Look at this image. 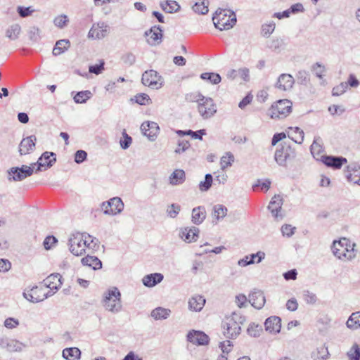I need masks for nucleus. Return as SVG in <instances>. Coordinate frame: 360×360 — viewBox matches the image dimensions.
I'll use <instances>...</instances> for the list:
<instances>
[{
  "label": "nucleus",
  "instance_id": "f257e3e1",
  "mask_svg": "<svg viewBox=\"0 0 360 360\" xmlns=\"http://www.w3.org/2000/svg\"><path fill=\"white\" fill-rule=\"evenodd\" d=\"M68 245L70 252L75 256H81L86 250H94L98 247V240L86 233H75L70 235Z\"/></svg>",
  "mask_w": 360,
  "mask_h": 360
},
{
  "label": "nucleus",
  "instance_id": "f03ea898",
  "mask_svg": "<svg viewBox=\"0 0 360 360\" xmlns=\"http://www.w3.org/2000/svg\"><path fill=\"white\" fill-rule=\"evenodd\" d=\"M245 321V318L240 313L233 312L231 315L226 316L223 322L224 335L226 338L235 339L241 330V325Z\"/></svg>",
  "mask_w": 360,
  "mask_h": 360
},
{
  "label": "nucleus",
  "instance_id": "7ed1b4c3",
  "mask_svg": "<svg viewBox=\"0 0 360 360\" xmlns=\"http://www.w3.org/2000/svg\"><path fill=\"white\" fill-rule=\"evenodd\" d=\"M354 246L355 244L351 243L349 239L342 238L338 241L333 242L332 251L340 259L351 260L356 257Z\"/></svg>",
  "mask_w": 360,
  "mask_h": 360
},
{
  "label": "nucleus",
  "instance_id": "20e7f679",
  "mask_svg": "<svg viewBox=\"0 0 360 360\" xmlns=\"http://www.w3.org/2000/svg\"><path fill=\"white\" fill-rule=\"evenodd\" d=\"M105 310L112 314H117L122 309L121 293L117 288L114 287L105 292L102 300Z\"/></svg>",
  "mask_w": 360,
  "mask_h": 360
},
{
  "label": "nucleus",
  "instance_id": "39448f33",
  "mask_svg": "<svg viewBox=\"0 0 360 360\" xmlns=\"http://www.w3.org/2000/svg\"><path fill=\"white\" fill-rule=\"evenodd\" d=\"M291 110L292 103L289 100H279L272 104L268 110L267 115L271 119H283L291 112Z\"/></svg>",
  "mask_w": 360,
  "mask_h": 360
},
{
  "label": "nucleus",
  "instance_id": "423d86ee",
  "mask_svg": "<svg viewBox=\"0 0 360 360\" xmlns=\"http://www.w3.org/2000/svg\"><path fill=\"white\" fill-rule=\"evenodd\" d=\"M214 25L219 30H228L233 27L236 22L234 13L228 15L226 11H217L212 18Z\"/></svg>",
  "mask_w": 360,
  "mask_h": 360
},
{
  "label": "nucleus",
  "instance_id": "0eeeda50",
  "mask_svg": "<svg viewBox=\"0 0 360 360\" xmlns=\"http://www.w3.org/2000/svg\"><path fill=\"white\" fill-rule=\"evenodd\" d=\"M143 85L153 89H160L163 85V79L155 70H150L146 71L141 78Z\"/></svg>",
  "mask_w": 360,
  "mask_h": 360
},
{
  "label": "nucleus",
  "instance_id": "6e6552de",
  "mask_svg": "<svg viewBox=\"0 0 360 360\" xmlns=\"http://www.w3.org/2000/svg\"><path fill=\"white\" fill-rule=\"evenodd\" d=\"M33 172L34 169L30 166L13 167L8 170V179L9 181H20L32 176Z\"/></svg>",
  "mask_w": 360,
  "mask_h": 360
},
{
  "label": "nucleus",
  "instance_id": "1a4fd4ad",
  "mask_svg": "<svg viewBox=\"0 0 360 360\" xmlns=\"http://www.w3.org/2000/svg\"><path fill=\"white\" fill-rule=\"evenodd\" d=\"M202 101L198 105V111L200 115L204 120L212 117L217 111V105L214 101L210 97L202 98Z\"/></svg>",
  "mask_w": 360,
  "mask_h": 360
},
{
  "label": "nucleus",
  "instance_id": "9d476101",
  "mask_svg": "<svg viewBox=\"0 0 360 360\" xmlns=\"http://www.w3.org/2000/svg\"><path fill=\"white\" fill-rule=\"evenodd\" d=\"M141 130L150 141H154L159 134L160 128L155 122H145L141 125Z\"/></svg>",
  "mask_w": 360,
  "mask_h": 360
},
{
  "label": "nucleus",
  "instance_id": "9b49d317",
  "mask_svg": "<svg viewBox=\"0 0 360 360\" xmlns=\"http://www.w3.org/2000/svg\"><path fill=\"white\" fill-rule=\"evenodd\" d=\"M56 162V154L53 152H44L38 159L37 163L33 164L34 165H37L38 167L37 172L41 171L44 167L46 169L51 167Z\"/></svg>",
  "mask_w": 360,
  "mask_h": 360
},
{
  "label": "nucleus",
  "instance_id": "f8f14e48",
  "mask_svg": "<svg viewBox=\"0 0 360 360\" xmlns=\"http://www.w3.org/2000/svg\"><path fill=\"white\" fill-rule=\"evenodd\" d=\"M23 296L28 301L37 303L49 297V294H44L43 288L37 286L32 288L29 292H23Z\"/></svg>",
  "mask_w": 360,
  "mask_h": 360
},
{
  "label": "nucleus",
  "instance_id": "ddd939ff",
  "mask_svg": "<svg viewBox=\"0 0 360 360\" xmlns=\"http://www.w3.org/2000/svg\"><path fill=\"white\" fill-rule=\"evenodd\" d=\"M200 230L195 226L181 228L179 237L186 243L195 242L199 236Z\"/></svg>",
  "mask_w": 360,
  "mask_h": 360
},
{
  "label": "nucleus",
  "instance_id": "4468645a",
  "mask_svg": "<svg viewBox=\"0 0 360 360\" xmlns=\"http://www.w3.org/2000/svg\"><path fill=\"white\" fill-rule=\"evenodd\" d=\"M295 84L293 77L290 74H281L275 84V87L279 91H287L292 89Z\"/></svg>",
  "mask_w": 360,
  "mask_h": 360
},
{
  "label": "nucleus",
  "instance_id": "2eb2a0df",
  "mask_svg": "<svg viewBox=\"0 0 360 360\" xmlns=\"http://www.w3.org/2000/svg\"><path fill=\"white\" fill-rule=\"evenodd\" d=\"M148 37L147 41L151 46H156L161 43L162 38V30L160 26H153L145 32Z\"/></svg>",
  "mask_w": 360,
  "mask_h": 360
},
{
  "label": "nucleus",
  "instance_id": "dca6fc26",
  "mask_svg": "<svg viewBox=\"0 0 360 360\" xmlns=\"http://www.w3.org/2000/svg\"><path fill=\"white\" fill-rule=\"evenodd\" d=\"M37 138L35 136L32 135L22 139L19 144V153L20 155L29 154L34 151L35 148V142Z\"/></svg>",
  "mask_w": 360,
  "mask_h": 360
},
{
  "label": "nucleus",
  "instance_id": "f3484780",
  "mask_svg": "<svg viewBox=\"0 0 360 360\" xmlns=\"http://www.w3.org/2000/svg\"><path fill=\"white\" fill-rule=\"evenodd\" d=\"M187 340L194 345H206L208 344L210 338L202 331L192 330L188 333Z\"/></svg>",
  "mask_w": 360,
  "mask_h": 360
},
{
  "label": "nucleus",
  "instance_id": "a211bd4d",
  "mask_svg": "<svg viewBox=\"0 0 360 360\" xmlns=\"http://www.w3.org/2000/svg\"><path fill=\"white\" fill-rule=\"evenodd\" d=\"M248 301L252 307L257 309H260L264 307L266 302V299L264 292L262 290L254 289L249 295Z\"/></svg>",
  "mask_w": 360,
  "mask_h": 360
},
{
  "label": "nucleus",
  "instance_id": "6ab92c4d",
  "mask_svg": "<svg viewBox=\"0 0 360 360\" xmlns=\"http://www.w3.org/2000/svg\"><path fill=\"white\" fill-rule=\"evenodd\" d=\"M321 161L328 167L338 169L342 167L343 164L347 162V159L343 157L326 155L321 157Z\"/></svg>",
  "mask_w": 360,
  "mask_h": 360
},
{
  "label": "nucleus",
  "instance_id": "aec40b11",
  "mask_svg": "<svg viewBox=\"0 0 360 360\" xmlns=\"http://www.w3.org/2000/svg\"><path fill=\"white\" fill-rule=\"evenodd\" d=\"M108 26L105 22L94 24L90 29L88 37L93 39H102L108 32Z\"/></svg>",
  "mask_w": 360,
  "mask_h": 360
},
{
  "label": "nucleus",
  "instance_id": "412c9836",
  "mask_svg": "<svg viewBox=\"0 0 360 360\" xmlns=\"http://www.w3.org/2000/svg\"><path fill=\"white\" fill-rule=\"evenodd\" d=\"M283 205V199L279 195H274L268 206V209L270 210L271 213L272 214V216L276 219H282L283 216L281 214H279V212L281 210Z\"/></svg>",
  "mask_w": 360,
  "mask_h": 360
},
{
  "label": "nucleus",
  "instance_id": "4be33fe9",
  "mask_svg": "<svg viewBox=\"0 0 360 360\" xmlns=\"http://www.w3.org/2000/svg\"><path fill=\"white\" fill-rule=\"evenodd\" d=\"M265 330L272 334L278 333L281 328V319L276 316L267 318L264 322Z\"/></svg>",
  "mask_w": 360,
  "mask_h": 360
},
{
  "label": "nucleus",
  "instance_id": "5701e85b",
  "mask_svg": "<svg viewBox=\"0 0 360 360\" xmlns=\"http://www.w3.org/2000/svg\"><path fill=\"white\" fill-rule=\"evenodd\" d=\"M0 347L10 352H13L21 351L23 345L16 340L2 338L0 339Z\"/></svg>",
  "mask_w": 360,
  "mask_h": 360
},
{
  "label": "nucleus",
  "instance_id": "b1692460",
  "mask_svg": "<svg viewBox=\"0 0 360 360\" xmlns=\"http://www.w3.org/2000/svg\"><path fill=\"white\" fill-rule=\"evenodd\" d=\"M265 254L263 252L259 251L256 254H251L245 256L243 259L238 261V265L240 266H246L255 263H260L264 259Z\"/></svg>",
  "mask_w": 360,
  "mask_h": 360
},
{
  "label": "nucleus",
  "instance_id": "393cba45",
  "mask_svg": "<svg viewBox=\"0 0 360 360\" xmlns=\"http://www.w3.org/2000/svg\"><path fill=\"white\" fill-rule=\"evenodd\" d=\"M43 282L46 288L58 290L62 285L61 276L59 274H52L46 277Z\"/></svg>",
  "mask_w": 360,
  "mask_h": 360
},
{
  "label": "nucleus",
  "instance_id": "a878e982",
  "mask_svg": "<svg viewBox=\"0 0 360 360\" xmlns=\"http://www.w3.org/2000/svg\"><path fill=\"white\" fill-rule=\"evenodd\" d=\"M164 278V276L160 273H153L146 275L142 278L143 284L148 288H152L160 283Z\"/></svg>",
  "mask_w": 360,
  "mask_h": 360
},
{
  "label": "nucleus",
  "instance_id": "bb28decb",
  "mask_svg": "<svg viewBox=\"0 0 360 360\" xmlns=\"http://www.w3.org/2000/svg\"><path fill=\"white\" fill-rule=\"evenodd\" d=\"M205 304L203 296L195 295L188 300V309L193 311H200Z\"/></svg>",
  "mask_w": 360,
  "mask_h": 360
},
{
  "label": "nucleus",
  "instance_id": "cd10ccee",
  "mask_svg": "<svg viewBox=\"0 0 360 360\" xmlns=\"http://www.w3.org/2000/svg\"><path fill=\"white\" fill-rule=\"evenodd\" d=\"M290 149L288 146H282L276 150L274 159L280 166L285 165L286 160L290 156Z\"/></svg>",
  "mask_w": 360,
  "mask_h": 360
},
{
  "label": "nucleus",
  "instance_id": "c85d7f7f",
  "mask_svg": "<svg viewBox=\"0 0 360 360\" xmlns=\"http://www.w3.org/2000/svg\"><path fill=\"white\" fill-rule=\"evenodd\" d=\"M207 216L205 208L203 206H198L192 210V222L194 224L200 225L205 219Z\"/></svg>",
  "mask_w": 360,
  "mask_h": 360
},
{
  "label": "nucleus",
  "instance_id": "c756f323",
  "mask_svg": "<svg viewBox=\"0 0 360 360\" xmlns=\"http://www.w3.org/2000/svg\"><path fill=\"white\" fill-rule=\"evenodd\" d=\"M186 180V174L183 169H176L169 176V184L172 186L182 184Z\"/></svg>",
  "mask_w": 360,
  "mask_h": 360
},
{
  "label": "nucleus",
  "instance_id": "7c9ffc66",
  "mask_svg": "<svg viewBox=\"0 0 360 360\" xmlns=\"http://www.w3.org/2000/svg\"><path fill=\"white\" fill-rule=\"evenodd\" d=\"M81 262L83 265L91 267L94 270H98L102 268L101 261L95 256L87 255L82 259Z\"/></svg>",
  "mask_w": 360,
  "mask_h": 360
},
{
  "label": "nucleus",
  "instance_id": "2f4dec72",
  "mask_svg": "<svg viewBox=\"0 0 360 360\" xmlns=\"http://www.w3.org/2000/svg\"><path fill=\"white\" fill-rule=\"evenodd\" d=\"M310 150L313 157L317 160L321 161V157L326 156V155L323 154V149L321 144L320 138H316L314 140L312 144L311 145Z\"/></svg>",
  "mask_w": 360,
  "mask_h": 360
},
{
  "label": "nucleus",
  "instance_id": "473e14b6",
  "mask_svg": "<svg viewBox=\"0 0 360 360\" xmlns=\"http://www.w3.org/2000/svg\"><path fill=\"white\" fill-rule=\"evenodd\" d=\"M346 326L352 330L360 328V311L352 313L346 322Z\"/></svg>",
  "mask_w": 360,
  "mask_h": 360
},
{
  "label": "nucleus",
  "instance_id": "72a5a7b5",
  "mask_svg": "<svg viewBox=\"0 0 360 360\" xmlns=\"http://www.w3.org/2000/svg\"><path fill=\"white\" fill-rule=\"evenodd\" d=\"M62 355L67 360L79 359L81 356V351L77 347L65 348L63 350Z\"/></svg>",
  "mask_w": 360,
  "mask_h": 360
},
{
  "label": "nucleus",
  "instance_id": "f704fd0d",
  "mask_svg": "<svg viewBox=\"0 0 360 360\" xmlns=\"http://www.w3.org/2000/svg\"><path fill=\"white\" fill-rule=\"evenodd\" d=\"M227 208L223 205L218 204L214 205L213 207V212L212 215L216 221H213V222L217 224L219 219L225 217L227 214Z\"/></svg>",
  "mask_w": 360,
  "mask_h": 360
},
{
  "label": "nucleus",
  "instance_id": "c9c22d12",
  "mask_svg": "<svg viewBox=\"0 0 360 360\" xmlns=\"http://www.w3.org/2000/svg\"><path fill=\"white\" fill-rule=\"evenodd\" d=\"M160 7L164 11L169 13L177 12L180 8V6L178 3L172 0H167L161 2Z\"/></svg>",
  "mask_w": 360,
  "mask_h": 360
},
{
  "label": "nucleus",
  "instance_id": "e433bc0d",
  "mask_svg": "<svg viewBox=\"0 0 360 360\" xmlns=\"http://www.w3.org/2000/svg\"><path fill=\"white\" fill-rule=\"evenodd\" d=\"M70 41L68 39L58 40L53 49V54L54 56H59L64 53L70 46Z\"/></svg>",
  "mask_w": 360,
  "mask_h": 360
},
{
  "label": "nucleus",
  "instance_id": "4c0bfd02",
  "mask_svg": "<svg viewBox=\"0 0 360 360\" xmlns=\"http://www.w3.org/2000/svg\"><path fill=\"white\" fill-rule=\"evenodd\" d=\"M170 313L171 311L169 309L157 307L151 311V316L155 320L166 319Z\"/></svg>",
  "mask_w": 360,
  "mask_h": 360
},
{
  "label": "nucleus",
  "instance_id": "58836bf2",
  "mask_svg": "<svg viewBox=\"0 0 360 360\" xmlns=\"http://www.w3.org/2000/svg\"><path fill=\"white\" fill-rule=\"evenodd\" d=\"M114 215L121 213L124 210V202L119 197H115L109 200Z\"/></svg>",
  "mask_w": 360,
  "mask_h": 360
},
{
  "label": "nucleus",
  "instance_id": "ea45409f",
  "mask_svg": "<svg viewBox=\"0 0 360 360\" xmlns=\"http://www.w3.org/2000/svg\"><path fill=\"white\" fill-rule=\"evenodd\" d=\"M209 0H202V1H196L193 6V10L195 13L205 15L208 12Z\"/></svg>",
  "mask_w": 360,
  "mask_h": 360
},
{
  "label": "nucleus",
  "instance_id": "a19ab883",
  "mask_svg": "<svg viewBox=\"0 0 360 360\" xmlns=\"http://www.w3.org/2000/svg\"><path fill=\"white\" fill-rule=\"evenodd\" d=\"M290 130L291 132L288 134V136L295 143L301 144L304 141V131L299 127L291 128Z\"/></svg>",
  "mask_w": 360,
  "mask_h": 360
},
{
  "label": "nucleus",
  "instance_id": "79ce46f5",
  "mask_svg": "<svg viewBox=\"0 0 360 360\" xmlns=\"http://www.w3.org/2000/svg\"><path fill=\"white\" fill-rule=\"evenodd\" d=\"M20 32V26L18 24H13L7 29L6 36L11 40H15L18 38Z\"/></svg>",
  "mask_w": 360,
  "mask_h": 360
},
{
  "label": "nucleus",
  "instance_id": "37998d69",
  "mask_svg": "<svg viewBox=\"0 0 360 360\" xmlns=\"http://www.w3.org/2000/svg\"><path fill=\"white\" fill-rule=\"evenodd\" d=\"M92 96L90 91H82L77 93L74 96V101L76 103H84Z\"/></svg>",
  "mask_w": 360,
  "mask_h": 360
},
{
  "label": "nucleus",
  "instance_id": "c03bdc74",
  "mask_svg": "<svg viewBox=\"0 0 360 360\" xmlns=\"http://www.w3.org/2000/svg\"><path fill=\"white\" fill-rule=\"evenodd\" d=\"M200 78L204 80H208L212 84H217L221 82V77L217 73L213 72H204L200 75Z\"/></svg>",
  "mask_w": 360,
  "mask_h": 360
},
{
  "label": "nucleus",
  "instance_id": "a18cd8bd",
  "mask_svg": "<svg viewBox=\"0 0 360 360\" xmlns=\"http://www.w3.org/2000/svg\"><path fill=\"white\" fill-rule=\"evenodd\" d=\"M262 330V326L255 323H250L247 330L248 335L254 338L259 337Z\"/></svg>",
  "mask_w": 360,
  "mask_h": 360
},
{
  "label": "nucleus",
  "instance_id": "49530a36",
  "mask_svg": "<svg viewBox=\"0 0 360 360\" xmlns=\"http://www.w3.org/2000/svg\"><path fill=\"white\" fill-rule=\"evenodd\" d=\"M212 181L213 177L212 174H207L205 176V180L200 181L199 184L200 191H201L202 192L207 191L210 188Z\"/></svg>",
  "mask_w": 360,
  "mask_h": 360
},
{
  "label": "nucleus",
  "instance_id": "de8ad7c7",
  "mask_svg": "<svg viewBox=\"0 0 360 360\" xmlns=\"http://www.w3.org/2000/svg\"><path fill=\"white\" fill-rule=\"evenodd\" d=\"M234 161V157L233 154L230 152L226 153L225 155L221 157L220 160L221 168L224 170L228 167H230L232 165V162Z\"/></svg>",
  "mask_w": 360,
  "mask_h": 360
},
{
  "label": "nucleus",
  "instance_id": "09e8293b",
  "mask_svg": "<svg viewBox=\"0 0 360 360\" xmlns=\"http://www.w3.org/2000/svg\"><path fill=\"white\" fill-rule=\"evenodd\" d=\"M69 22V19L66 15H60L56 17L53 20L55 26L60 29L65 27Z\"/></svg>",
  "mask_w": 360,
  "mask_h": 360
},
{
  "label": "nucleus",
  "instance_id": "8fccbe9b",
  "mask_svg": "<svg viewBox=\"0 0 360 360\" xmlns=\"http://www.w3.org/2000/svg\"><path fill=\"white\" fill-rule=\"evenodd\" d=\"M266 45L271 50L278 52L283 45V41L280 39H272L267 41Z\"/></svg>",
  "mask_w": 360,
  "mask_h": 360
},
{
  "label": "nucleus",
  "instance_id": "3c124183",
  "mask_svg": "<svg viewBox=\"0 0 360 360\" xmlns=\"http://www.w3.org/2000/svg\"><path fill=\"white\" fill-rule=\"evenodd\" d=\"M17 12L21 18H27L34 12V9L32 6L25 7L19 6L17 7Z\"/></svg>",
  "mask_w": 360,
  "mask_h": 360
},
{
  "label": "nucleus",
  "instance_id": "603ef678",
  "mask_svg": "<svg viewBox=\"0 0 360 360\" xmlns=\"http://www.w3.org/2000/svg\"><path fill=\"white\" fill-rule=\"evenodd\" d=\"M134 101L139 105H148L151 103L149 96L146 94H138L134 96Z\"/></svg>",
  "mask_w": 360,
  "mask_h": 360
},
{
  "label": "nucleus",
  "instance_id": "864d4df0",
  "mask_svg": "<svg viewBox=\"0 0 360 360\" xmlns=\"http://www.w3.org/2000/svg\"><path fill=\"white\" fill-rule=\"evenodd\" d=\"M181 210V207L178 204L172 203L168 206L167 213L171 218H175Z\"/></svg>",
  "mask_w": 360,
  "mask_h": 360
},
{
  "label": "nucleus",
  "instance_id": "5fc2aeb1",
  "mask_svg": "<svg viewBox=\"0 0 360 360\" xmlns=\"http://www.w3.org/2000/svg\"><path fill=\"white\" fill-rule=\"evenodd\" d=\"M352 174L353 176L356 178L360 176V166L356 164H352L347 167V169L345 172V176L347 179V174Z\"/></svg>",
  "mask_w": 360,
  "mask_h": 360
},
{
  "label": "nucleus",
  "instance_id": "6e6d98bb",
  "mask_svg": "<svg viewBox=\"0 0 360 360\" xmlns=\"http://www.w3.org/2000/svg\"><path fill=\"white\" fill-rule=\"evenodd\" d=\"M297 79L299 84L307 85L309 82V75L305 70H300L297 74Z\"/></svg>",
  "mask_w": 360,
  "mask_h": 360
},
{
  "label": "nucleus",
  "instance_id": "4d7b16f0",
  "mask_svg": "<svg viewBox=\"0 0 360 360\" xmlns=\"http://www.w3.org/2000/svg\"><path fill=\"white\" fill-rule=\"evenodd\" d=\"M347 355L349 359H353L354 360H359L360 359V348L357 344H354L350 350L348 352Z\"/></svg>",
  "mask_w": 360,
  "mask_h": 360
},
{
  "label": "nucleus",
  "instance_id": "13d9d810",
  "mask_svg": "<svg viewBox=\"0 0 360 360\" xmlns=\"http://www.w3.org/2000/svg\"><path fill=\"white\" fill-rule=\"evenodd\" d=\"M328 349L325 347H321L317 349L316 354H314V360H325L328 356Z\"/></svg>",
  "mask_w": 360,
  "mask_h": 360
},
{
  "label": "nucleus",
  "instance_id": "bf43d9fd",
  "mask_svg": "<svg viewBox=\"0 0 360 360\" xmlns=\"http://www.w3.org/2000/svg\"><path fill=\"white\" fill-rule=\"evenodd\" d=\"M304 300L309 304H314L317 300L316 295L309 290H305L303 292Z\"/></svg>",
  "mask_w": 360,
  "mask_h": 360
},
{
  "label": "nucleus",
  "instance_id": "052dcab7",
  "mask_svg": "<svg viewBox=\"0 0 360 360\" xmlns=\"http://www.w3.org/2000/svg\"><path fill=\"white\" fill-rule=\"evenodd\" d=\"M347 87V83L342 82L339 85L333 87L332 94L333 96H340L346 91Z\"/></svg>",
  "mask_w": 360,
  "mask_h": 360
},
{
  "label": "nucleus",
  "instance_id": "680f3d73",
  "mask_svg": "<svg viewBox=\"0 0 360 360\" xmlns=\"http://www.w3.org/2000/svg\"><path fill=\"white\" fill-rule=\"evenodd\" d=\"M122 136H123L124 139L120 140V146H121L122 148L126 150L131 144L132 139L130 136H129L127 134L125 130L123 131Z\"/></svg>",
  "mask_w": 360,
  "mask_h": 360
},
{
  "label": "nucleus",
  "instance_id": "e2e57ef3",
  "mask_svg": "<svg viewBox=\"0 0 360 360\" xmlns=\"http://www.w3.org/2000/svg\"><path fill=\"white\" fill-rule=\"evenodd\" d=\"M275 30V23L270 22L269 24H264L262 27V34L264 37H269Z\"/></svg>",
  "mask_w": 360,
  "mask_h": 360
},
{
  "label": "nucleus",
  "instance_id": "0e129e2a",
  "mask_svg": "<svg viewBox=\"0 0 360 360\" xmlns=\"http://www.w3.org/2000/svg\"><path fill=\"white\" fill-rule=\"evenodd\" d=\"M29 38L33 41H37L40 39V30L37 27H32L28 32Z\"/></svg>",
  "mask_w": 360,
  "mask_h": 360
},
{
  "label": "nucleus",
  "instance_id": "69168bd1",
  "mask_svg": "<svg viewBox=\"0 0 360 360\" xmlns=\"http://www.w3.org/2000/svg\"><path fill=\"white\" fill-rule=\"evenodd\" d=\"M190 147V143L188 141L181 140L178 142V146L175 149L174 152L178 154H181L185 152Z\"/></svg>",
  "mask_w": 360,
  "mask_h": 360
},
{
  "label": "nucleus",
  "instance_id": "338daca9",
  "mask_svg": "<svg viewBox=\"0 0 360 360\" xmlns=\"http://www.w3.org/2000/svg\"><path fill=\"white\" fill-rule=\"evenodd\" d=\"M104 64L105 63L102 60L99 64H96L94 65H90L89 68V71L90 73H94L95 75H99L104 70Z\"/></svg>",
  "mask_w": 360,
  "mask_h": 360
},
{
  "label": "nucleus",
  "instance_id": "774afa93",
  "mask_svg": "<svg viewBox=\"0 0 360 360\" xmlns=\"http://www.w3.org/2000/svg\"><path fill=\"white\" fill-rule=\"evenodd\" d=\"M57 242L58 240L56 237L49 236L44 239L43 245L46 250H50Z\"/></svg>",
  "mask_w": 360,
  "mask_h": 360
}]
</instances>
